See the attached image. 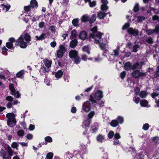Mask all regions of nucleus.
I'll return each mask as SVG.
<instances>
[{
    "instance_id": "nucleus-35",
    "label": "nucleus",
    "mask_w": 159,
    "mask_h": 159,
    "mask_svg": "<svg viewBox=\"0 0 159 159\" xmlns=\"http://www.w3.org/2000/svg\"><path fill=\"white\" fill-rule=\"evenodd\" d=\"M8 73V71L7 70H5L4 72L2 73V74L0 75V79H5V76L6 75V74H7Z\"/></svg>"
},
{
    "instance_id": "nucleus-4",
    "label": "nucleus",
    "mask_w": 159,
    "mask_h": 159,
    "mask_svg": "<svg viewBox=\"0 0 159 159\" xmlns=\"http://www.w3.org/2000/svg\"><path fill=\"white\" fill-rule=\"evenodd\" d=\"M102 92L100 90L97 91L94 93H93L92 95L90 96L89 100L93 103H95L96 102L94 98L97 100H100L103 97Z\"/></svg>"
},
{
    "instance_id": "nucleus-23",
    "label": "nucleus",
    "mask_w": 159,
    "mask_h": 159,
    "mask_svg": "<svg viewBox=\"0 0 159 159\" xmlns=\"http://www.w3.org/2000/svg\"><path fill=\"white\" fill-rule=\"evenodd\" d=\"M46 35L45 34L43 33L39 36L36 35L35 38L37 40H40L46 38Z\"/></svg>"
},
{
    "instance_id": "nucleus-63",
    "label": "nucleus",
    "mask_w": 159,
    "mask_h": 159,
    "mask_svg": "<svg viewBox=\"0 0 159 159\" xmlns=\"http://www.w3.org/2000/svg\"><path fill=\"white\" fill-rule=\"evenodd\" d=\"M126 73L125 71L122 72L120 74V77L121 78L123 79L125 76Z\"/></svg>"
},
{
    "instance_id": "nucleus-42",
    "label": "nucleus",
    "mask_w": 159,
    "mask_h": 159,
    "mask_svg": "<svg viewBox=\"0 0 159 159\" xmlns=\"http://www.w3.org/2000/svg\"><path fill=\"white\" fill-rule=\"evenodd\" d=\"M81 58L84 61H87V59L91 60H92V58H88L87 56L85 55H83L81 56Z\"/></svg>"
},
{
    "instance_id": "nucleus-34",
    "label": "nucleus",
    "mask_w": 159,
    "mask_h": 159,
    "mask_svg": "<svg viewBox=\"0 0 159 159\" xmlns=\"http://www.w3.org/2000/svg\"><path fill=\"white\" fill-rule=\"evenodd\" d=\"M95 114V112L94 111H90L88 115V119L91 120V119H92L94 115Z\"/></svg>"
},
{
    "instance_id": "nucleus-55",
    "label": "nucleus",
    "mask_w": 159,
    "mask_h": 159,
    "mask_svg": "<svg viewBox=\"0 0 159 159\" xmlns=\"http://www.w3.org/2000/svg\"><path fill=\"white\" fill-rule=\"evenodd\" d=\"M144 17L143 16H140L137 17V21L138 22L142 21L144 20Z\"/></svg>"
},
{
    "instance_id": "nucleus-13",
    "label": "nucleus",
    "mask_w": 159,
    "mask_h": 159,
    "mask_svg": "<svg viewBox=\"0 0 159 159\" xmlns=\"http://www.w3.org/2000/svg\"><path fill=\"white\" fill-rule=\"evenodd\" d=\"M102 4L101 6V10H107L109 9V7L107 5L108 2L107 0H102Z\"/></svg>"
},
{
    "instance_id": "nucleus-58",
    "label": "nucleus",
    "mask_w": 159,
    "mask_h": 159,
    "mask_svg": "<svg viewBox=\"0 0 159 159\" xmlns=\"http://www.w3.org/2000/svg\"><path fill=\"white\" fill-rule=\"evenodd\" d=\"M135 157L138 159H142L143 158V156L140 154H138L135 156Z\"/></svg>"
},
{
    "instance_id": "nucleus-43",
    "label": "nucleus",
    "mask_w": 159,
    "mask_h": 159,
    "mask_svg": "<svg viewBox=\"0 0 159 159\" xmlns=\"http://www.w3.org/2000/svg\"><path fill=\"white\" fill-rule=\"evenodd\" d=\"M3 7V9L6 10H8L9 9L10 7V5L8 4H7L6 5L3 4L2 5Z\"/></svg>"
},
{
    "instance_id": "nucleus-5",
    "label": "nucleus",
    "mask_w": 159,
    "mask_h": 159,
    "mask_svg": "<svg viewBox=\"0 0 159 159\" xmlns=\"http://www.w3.org/2000/svg\"><path fill=\"white\" fill-rule=\"evenodd\" d=\"M141 67V66H140L138 63H136L134 65H132L129 62H127L125 64L124 69L126 70H129L140 68Z\"/></svg>"
},
{
    "instance_id": "nucleus-62",
    "label": "nucleus",
    "mask_w": 159,
    "mask_h": 159,
    "mask_svg": "<svg viewBox=\"0 0 159 159\" xmlns=\"http://www.w3.org/2000/svg\"><path fill=\"white\" fill-rule=\"evenodd\" d=\"M34 128H35L34 125H33L32 124H30V126H29V129L30 131H32V130H34Z\"/></svg>"
},
{
    "instance_id": "nucleus-22",
    "label": "nucleus",
    "mask_w": 159,
    "mask_h": 159,
    "mask_svg": "<svg viewBox=\"0 0 159 159\" xmlns=\"http://www.w3.org/2000/svg\"><path fill=\"white\" fill-rule=\"evenodd\" d=\"M44 61L45 66L49 68L51 67L52 63V61L51 60L45 59L44 60Z\"/></svg>"
},
{
    "instance_id": "nucleus-47",
    "label": "nucleus",
    "mask_w": 159,
    "mask_h": 159,
    "mask_svg": "<svg viewBox=\"0 0 159 159\" xmlns=\"http://www.w3.org/2000/svg\"><path fill=\"white\" fill-rule=\"evenodd\" d=\"M114 135V133L113 131H110L108 134V137L109 139H111Z\"/></svg>"
},
{
    "instance_id": "nucleus-53",
    "label": "nucleus",
    "mask_w": 159,
    "mask_h": 159,
    "mask_svg": "<svg viewBox=\"0 0 159 159\" xmlns=\"http://www.w3.org/2000/svg\"><path fill=\"white\" fill-rule=\"evenodd\" d=\"M140 9L139 5L138 3H136L134 7V9L133 10H139ZM140 9H141L140 8Z\"/></svg>"
},
{
    "instance_id": "nucleus-8",
    "label": "nucleus",
    "mask_w": 159,
    "mask_h": 159,
    "mask_svg": "<svg viewBox=\"0 0 159 159\" xmlns=\"http://www.w3.org/2000/svg\"><path fill=\"white\" fill-rule=\"evenodd\" d=\"M38 2L36 0H32L30 2V5L25 6L24 7V10H30L31 7L34 8L38 6Z\"/></svg>"
},
{
    "instance_id": "nucleus-57",
    "label": "nucleus",
    "mask_w": 159,
    "mask_h": 159,
    "mask_svg": "<svg viewBox=\"0 0 159 159\" xmlns=\"http://www.w3.org/2000/svg\"><path fill=\"white\" fill-rule=\"evenodd\" d=\"M129 26V23H127L125 24L123 26L122 30H125L127 29Z\"/></svg>"
},
{
    "instance_id": "nucleus-61",
    "label": "nucleus",
    "mask_w": 159,
    "mask_h": 159,
    "mask_svg": "<svg viewBox=\"0 0 159 159\" xmlns=\"http://www.w3.org/2000/svg\"><path fill=\"white\" fill-rule=\"evenodd\" d=\"M6 100L9 102H11L13 100V98L11 96H8L6 98Z\"/></svg>"
},
{
    "instance_id": "nucleus-49",
    "label": "nucleus",
    "mask_w": 159,
    "mask_h": 159,
    "mask_svg": "<svg viewBox=\"0 0 159 159\" xmlns=\"http://www.w3.org/2000/svg\"><path fill=\"white\" fill-rule=\"evenodd\" d=\"M75 62L76 64H79L80 62V57L78 56L77 57H76V58H75Z\"/></svg>"
},
{
    "instance_id": "nucleus-26",
    "label": "nucleus",
    "mask_w": 159,
    "mask_h": 159,
    "mask_svg": "<svg viewBox=\"0 0 159 159\" xmlns=\"http://www.w3.org/2000/svg\"><path fill=\"white\" fill-rule=\"evenodd\" d=\"M71 35L70 38L72 39L75 38L77 35V31L75 30H73L71 32Z\"/></svg>"
},
{
    "instance_id": "nucleus-64",
    "label": "nucleus",
    "mask_w": 159,
    "mask_h": 159,
    "mask_svg": "<svg viewBox=\"0 0 159 159\" xmlns=\"http://www.w3.org/2000/svg\"><path fill=\"white\" fill-rule=\"evenodd\" d=\"M76 108L74 107H72L71 109V112L73 113H75L77 111Z\"/></svg>"
},
{
    "instance_id": "nucleus-28",
    "label": "nucleus",
    "mask_w": 159,
    "mask_h": 159,
    "mask_svg": "<svg viewBox=\"0 0 159 159\" xmlns=\"http://www.w3.org/2000/svg\"><path fill=\"white\" fill-rule=\"evenodd\" d=\"M63 72L61 70L58 71L55 74V76L57 79L60 78L62 76Z\"/></svg>"
},
{
    "instance_id": "nucleus-9",
    "label": "nucleus",
    "mask_w": 159,
    "mask_h": 159,
    "mask_svg": "<svg viewBox=\"0 0 159 159\" xmlns=\"http://www.w3.org/2000/svg\"><path fill=\"white\" fill-rule=\"evenodd\" d=\"M91 109V104L89 101L84 102L82 106V109L85 112H89Z\"/></svg>"
},
{
    "instance_id": "nucleus-46",
    "label": "nucleus",
    "mask_w": 159,
    "mask_h": 159,
    "mask_svg": "<svg viewBox=\"0 0 159 159\" xmlns=\"http://www.w3.org/2000/svg\"><path fill=\"white\" fill-rule=\"evenodd\" d=\"M113 52V55L115 57H116L118 56L119 54V51L118 49L114 50Z\"/></svg>"
},
{
    "instance_id": "nucleus-32",
    "label": "nucleus",
    "mask_w": 159,
    "mask_h": 159,
    "mask_svg": "<svg viewBox=\"0 0 159 159\" xmlns=\"http://www.w3.org/2000/svg\"><path fill=\"white\" fill-rule=\"evenodd\" d=\"M118 124H122L124 121V118L122 116H119L118 117L117 120Z\"/></svg>"
},
{
    "instance_id": "nucleus-12",
    "label": "nucleus",
    "mask_w": 159,
    "mask_h": 159,
    "mask_svg": "<svg viewBox=\"0 0 159 159\" xmlns=\"http://www.w3.org/2000/svg\"><path fill=\"white\" fill-rule=\"evenodd\" d=\"M30 11H25L22 14L23 20L26 22H27L30 18V16L27 15L29 13V12Z\"/></svg>"
},
{
    "instance_id": "nucleus-48",
    "label": "nucleus",
    "mask_w": 159,
    "mask_h": 159,
    "mask_svg": "<svg viewBox=\"0 0 159 159\" xmlns=\"http://www.w3.org/2000/svg\"><path fill=\"white\" fill-rule=\"evenodd\" d=\"M24 70H21L19 72L16 74V76L18 78L20 77L24 73Z\"/></svg>"
},
{
    "instance_id": "nucleus-14",
    "label": "nucleus",
    "mask_w": 159,
    "mask_h": 159,
    "mask_svg": "<svg viewBox=\"0 0 159 159\" xmlns=\"http://www.w3.org/2000/svg\"><path fill=\"white\" fill-rule=\"evenodd\" d=\"M69 56L70 58H75L78 56V52L76 50H71L69 54Z\"/></svg>"
},
{
    "instance_id": "nucleus-6",
    "label": "nucleus",
    "mask_w": 159,
    "mask_h": 159,
    "mask_svg": "<svg viewBox=\"0 0 159 159\" xmlns=\"http://www.w3.org/2000/svg\"><path fill=\"white\" fill-rule=\"evenodd\" d=\"M66 51V50L64 45H60L59 46V49L57 51V56L59 58H61Z\"/></svg>"
},
{
    "instance_id": "nucleus-45",
    "label": "nucleus",
    "mask_w": 159,
    "mask_h": 159,
    "mask_svg": "<svg viewBox=\"0 0 159 159\" xmlns=\"http://www.w3.org/2000/svg\"><path fill=\"white\" fill-rule=\"evenodd\" d=\"M140 98L136 96L134 97L133 99V100L134 102L136 104H138L139 103Z\"/></svg>"
},
{
    "instance_id": "nucleus-21",
    "label": "nucleus",
    "mask_w": 159,
    "mask_h": 159,
    "mask_svg": "<svg viewBox=\"0 0 159 159\" xmlns=\"http://www.w3.org/2000/svg\"><path fill=\"white\" fill-rule=\"evenodd\" d=\"M107 15L104 11H101L98 14V17L99 19L104 18Z\"/></svg>"
},
{
    "instance_id": "nucleus-40",
    "label": "nucleus",
    "mask_w": 159,
    "mask_h": 159,
    "mask_svg": "<svg viewBox=\"0 0 159 159\" xmlns=\"http://www.w3.org/2000/svg\"><path fill=\"white\" fill-rule=\"evenodd\" d=\"M78 20L77 19H74L72 21V23L73 25L75 26H78Z\"/></svg>"
},
{
    "instance_id": "nucleus-38",
    "label": "nucleus",
    "mask_w": 159,
    "mask_h": 159,
    "mask_svg": "<svg viewBox=\"0 0 159 159\" xmlns=\"http://www.w3.org/2000/svg\"><path fill=\"white\" fill-rule=\"evenodd\" d=\"M53 154L52 152H49L46 155V158L47 159H52L53 157Z\"/></svg>"
},
{
    "instance_id": "nucleus-29",
    "label": "nucleus",
    "mask_w": 159,
    "mask_h": 159,
    "mask_svg": "<svg viewBox=\"0 0 159 159\" xmlns=\"http://www.w3.org/2000/svg\"><path fill=\"white\" fill-rule=\"evenodd\" d=\"M118 125V123L116 120H113L110 123V125L113 127H116Z\"/></svg>"
},
{
    "instance_id": "nucleus-33",
    "label": "nucleus",
    "mask_w": 159,
    "mask_h": 159,
    "mask_svg": "<svg viewBox=\"0 0 159 159\" xmlns=\"http://www.w3.org/2000/svg\"><path fill=\"white\" fill-rule=\"evenodd\" d=\"M81 20L83 22H85L88 20L89 21V17L87 15H84L82 17Z\"/></svg>"
},
{
    "instance_id": "nucleus-15",
    "label": "nucleus",
    "mask_w": 159,
    "mask_h": 159,
    "mask_svg": "<svg viewBox=\"0 0 159 159\" xmlns=\"http://www.w3.org/2000/svg\"><path fill=\"white\" fill-rule=\"evenodd\" d=\"M96 140L99 143H103L105 139V136L102 134H99L96 137Z\"/></svg>"
},
{
    "instance_id": "nucleus-52",
    "label": "nucleus",
    "mask_w": 159,
    "mask_h": 159,
    "mask_svg": "<svg viewBox=\"0 0 159 159\" xmlns=\"http://www.w3.org/2000/svg\"><path fill=\"white\" fill-rule=\"evenodd\" d=\"M149 128V124L148 123L145 124L143 125V129L145 130H148Z\"/></svg>"
},
{
    "instance_id": "nucleus-30",
    "label": "nucleus",
    "mask_w": 159,
    "mask_h": 159,
    "mask_svg": "<svg viewBox=\"0 0 159 159\" xmlns=\"http://www.w3.org/2000/svg\"><path fill=\"white\" fill-rule=\"evenodd\" d=\"M77 41L75 40H72L70 43V47L72 48L75 47L77 44Z\"/></svg>"
},
{
    "instance_id": "nucleus-27",
    "label": "nucleus",
    "mask_w": 159,
    "mask_h": 159,
    "mask_svg": "<svg viewBox=\"0 0 159 159\" xmlns=\"http://www.w3.org/2000/svg\"><path fill=\"white\" fill-rule=\"evenodd\" d=\"M83 51L87 53L88 54H90V48L88 46H84L82 48Z\"/></svg>"
},
{
    "instance_id": "nucleus-3",
    "label": "nucleus",
    "mask_w": 159,
    "mask_h": 159,
    "mask_svg": "<svg viewBox=\"0 0 159 159\" xmlns=\"http://www.w3.org/2000/svg\"><path fill=\"white\" fill-rule=\"evenodd\" d=\"M7 118V124L10 127L15 125L16 123L15 114L13 113H9L6 115Z\"/></svg>"
},
{
    "instance_id": "nucleus-31",
    "label": "nucleus",
    "mask_w": 159,
    "mask_h": 159,
    "mask_svg": "<svg viewBox=\"0 0 159 159\" xmlns=\"http://www.w3.org/2000/svg\"><path fill=\"white\" fill-rule=\"evenodd\" d=\"M25 132L22 130H19L17 132V134L20 137H23L24 135Z\"/></svg>"
},
{
    "instance_id": "nucleus-11",
    "label": "nucleus",
    "mask_w": 159,
    "mask_h": 159,
    "mask_svg": "<svg viewBox=\"0 0 159 159\" xmlns=\"http://www.w3.org/2000/svg\"><path fill=\"white\" fill-rule=\"evenodd\" d=\"M15 42V39L14 38H11L9 39L8 42L6 43V46L9 49H13L14 48L13 47L12 43Z\"/></svg>"
},
{
    "instance_id": "nucleus-10",
    "label": "nucleus",
    "mask_w": 159,
    "mask_h": 159,
    "mask_svg": "<svg viewBox=\"0 0 159 159\" xmlns=\"http://www.w3.org/2000/svg\"><path fill=\"white\" fill-rule=\"evenodd\" d=\"M132 76L135 78H138L139 77L144 76L145 73L141 72L138 70H134L132 73Z\"/></svg>"
},
{
    "instance_id": "nucleus-41",
    "label": "nucleus",
    "mask_w": 159,
    "mask_h": 159,
    "mask_svg": "<svg viewBox=\"0 0 159 159\" xmlns=\"http://www.w3.org/2000/svg\"><path fill=\"white\" fill-rule=\"evenodd\" d=\"M96 5V2L95 1H93L90 2H89V5L90 7H93L95 6Z\"/></svg>"
},
{
    "instance_id": "nucleus-20",
    "label": "nucleus",
    "mask_w": 159,
    "mask_h": 159,
    "mask_svg": "<svg viewBox=\"0 0 159 159\" xmlns=\"http://www.w3.org/2000/svg\"><path fill=\"white\" fill-rule=\"evenodd\" d=\"M79 38L82 40H84L86 39L87 37V33L85 31H83L80 32L79 34Z\"/></svg>"
},
{
    "instance_id": "nucleus-44",
    "label": "nucleus",
    "mask_w": 159,
    "mask_h": 159,
    "mask_svg": "<svg viewBox=\"0 0 159 159\" xmlns=\"http://www.w3.org/2000/svg\"><path fill=\"white\" fill-rule=\"evenodd\" d=\"M45 140L47 142L51 143L52 142V138L50 136H47L45 138Z\"/></svg>"
},
{
    "instance_id": "nucleus-54",
    "label": "nucleus",
    "mask_w": 159,
    "mask_h": 159,
    "mask_svg": "<svg viewBox=\"0 0 159 159\" xmlns=\"http://www.w3.org/2000/svg\"><path fill=\"white\" fill-rule=\"evenodd\" d=\"M152 139L153 141L156 143H158L159 142V138L157 137H153Z\"/></svg>"
},
{
    "instance_id": "nucleus-18",
    "label": "nucleus",
    "mask_w": 159,
    "mask_h": 159,
    "mask_svg": "<svg viewBox=\"0 0 159 159\" xmlns=\"http://www.w3.org/2000/svg\"><path fill=\"white\" fill-rule=\"evenodd\" d=\"M91 122V120L87 119L85 120L82 123V126L83 127L85 128V129L87 128L89 126V124Z\"/></svg>"
},
{
    "instance_id": "nucleus-2",
    "label": "nucleus",
    "mask_w": 159,
    "mask_h": 159,
    "mask_svg": "<svg viewBox=\"0 0 159 159\" xmlns=\"http://www.w3.org/2000/svg\"><path fill=\"white\" fill-rule=\"evenodd\" d=\"M30 40V35L28 34L25 33L20 35L16 41V43H18L21 48H26L27 43H29Z\"/></svg>"
},
{
    "instance_id": "nucleus-25",
    "label": "nucleus",
    "mask_w": 159,
    "mask_h": 159,
    "mask_svg": "<svg viewBox=\"0 0 159 159\" xmlns=\"http://www.w3.org/2000/svg\"><path fill=\"white\" fill-rule=\"evenodd\" d=\"M148 93L145 91H141L139 94V96L142 98H145L148 95Z\"/></svg>"
},
{
    "instance_id": "nucleus-36",
    "label": "nucleus",
    "mask_w": 159,
    "mask_h": 159,
    "mask_svg": "<svg viewBox=\"0 0 159 159\" xmlns=\"http://www.w3.org/2000/svg\"><path fill=\"white\" fill-rule=\"evenodd\" d=\"M7 154V153L6 151L3 150H2L0 152V155L1 156L3 157V158L4 157H6V155Z\"/></svg>"
},
{
    "instance_id": "nucleus-50",
    "label": "nucleus",
    "mask_w": 159,
    "mask_h": 159,
    "mask_svg": "<svg viewBox=\"0 0 159 159\" xmlns=\"http://www.w3.org/2000/svg\"><path fill=\"white\" fill-rule=\"evenodd\" d=\"M19 145L16 142H14L12 143L11 145V147L14 148H16L18 147Z\"/></svg>"
},
{
    "instance_id": "nucleus-17",
    "label": "nucleus",
    "mask_w": 159,
    "mask_h": 159,
    "mask_svg": "<svg viewBox=\"0 0 159 159\" xmlns=\"http://www.w3.org/2000/svg\"><path fill=\"white\" fill-rule=\"evenodd\" d=\"M148 34H151L153 33H158L159 32V25L156 26L154 30L150 29L147 31Z\"/></svg>"
},
{
    "instance_id": "nucleus-51",
    "label": "nucleus",
    "mask_w": 159,
    "mask_h": 159,
    "mask_svg": "<svg viewBox=\"0 0 159 159\" xmlns=\"http://www.w3.org/2000/svg\"><path fill=\"white\" fill-rule=\"evenodd\" d=\"M139 48L138 45L136 44L134 45L133 47V51L134 52H136L138 50V49Z\"/></svg>"
},
{
    "instance_id": "nucleus-7",
    "label": "nucleus",
    "mask_w": 159,
    "mask_h": 159,
    "mask_svg": "<svg viewBox=\"0 0 159 159\" xmlns=\"http://www.w3.org/2000/svg\"><path fill=\"white\" fill-rule=\"evenodd\" d=\"M9 89L11 93V94L16 98H19L20 96V94L19 91H16L13 84H11L9 85Z\"/></svg>"
},
{
    "instance_id": "nucleus-19",
    "label": "nucleus",
    "mask_w": 159,
    "mask_h": 159,
    "mask_svg": "<svg viewBox=\"0 0 159 159\" xmlns=\"http://www.w3.org/2000/svg\"><path fill=\"white\" fill-rule=\"evenodd\" d=\"M140 104L141 106L143 107H150V105L148 104V101L145 100H143L140 102Z\"/></svg>"
},
{
    "instance_id": "nucleus-39",
    "label": "nucleus",
    "mask_w": 159,
    "mask_h": 159,
    "mask_svg": "<svg viewBox=\"0 0 159 159\" xmlns=\"http://www.w3.org/2000/svg\"><path fill=\"white\" fill-rule=\"evenodd\" d=\"M96 18V16L95 15H93L91 16V18L89 17V21L91 23L94 22Z\"/></svg>"
},
{
    "instance_id": "nucleus-59",
    "label": "nucleus",
    "mask_w": 159,
    "mask_h": 159,
    "mask_svg": "<svg viewBox=\"0 0 159 159\" xmlns=\"http://www.w3.org/2000/svg\"><path fill=\"white\" fill-rule=\"evenodd\" d=\"M114 136V138L116 139H119L120 138V136L119 133L115 134Z\"/></svg>"
},
{
    "instance_id": "nucleus-56",
    "label": "nucleus",
    "mask_w": 159,
    "mask_h": 159,
    "mask_svg": "<svg viewBox=\"0 0 159 159\" xmlns=\"http://www.w3.org/2000/svg\"><path fill=\"white\" fill-rule=\"evenodd\" d=\"M33 135L32 134H28L26 136V138L29 140H31L32 139Z\"/></svg>"
},
{
    "instance_id": "nucleus-37",
    "label": "nucleus",
    "mask_w": 159,
    "mask_h": 159,
    "mask_svg": "<svg viewBox=\"0 0 159 159\" xmlns=\"http://www.w3.org/2000/svg\"><path fill=\"white\" fill-rule=\"evenodd\" d=\"M7 150L9 155L11 156L13 155V151L10 147L8 145L7 147Z\"/></svg>"
},
{
    "instance_id": "nucleus-60",
    "label": "nucleus",
    "mask_w": 159,
    "mask_h": 159,
    "mask_svg": "<svg viewBox=\"0 0 159 159\" xmlns=\"http://www.w3.org/2000/svg\"><path fill=\"white\" fill-rule=\"evenodd\" d=\"M45 25V23L44 22L42 21L40 22L39 24V26L40 28H42Z\"/></svg>"
},
{
    "instance_id": "nucleus-24",
    "label": "nucleus",
    "mask_w": 159,
    "mask_h": 159,
    "mask_svg": "<svg viewBox=\"0 0 159 159\" xmlns=\"http://www.w3.org/2000/svg\"><path fill=\"white\" fill-rule=\"evenodd\" d=\"M158 95V94L155 93H153L152 94V97L155 99V102L157 104V107H159V98L157 99V98H156V97Z\"/></svg>"
},
{
    "instance_id": "nucleus-16",
    "label": "nucleus",
    "mask_w": 159,
    "mask_h": 159,
    "mask_svg": "<svg viewBox=\"0 0 159 159\" xmlns=\"http://www.w3.org/2000/svg\"><path fill=\"white\" fill-rule=\"evenodd\" d=\"M128 32L129 34L135 36H137L138 34V31L137 30L133 29L132 28H129L128 30Z\"/></svg>"
},
{
    "instance_id": "nucleus-1",
    "label": "nucleus",
    "mask_w": 159,
    "mask_h": 159,
    "mask_svg": "<svg viewBox=\"0 0 159 159\" xmlns=\"http://www.w3.org/2000/svg\"><path fill=\"white\" fill-rule=\"evenodd\" d=\"M97 27L95 26L90 30L89 39L90 40L93 39L94 43H99V46L102 50H105L107 47L108 41L106 39H101L103 34L97 32Z\"/></svg>"
}]
</instances>
